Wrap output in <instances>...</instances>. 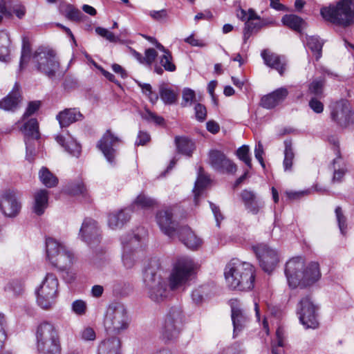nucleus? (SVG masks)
<instances>
[{
	"label": "nucleus",
	"instance_id": "1",
	"mask_svg": "<svg viewBox=\"0 0 354 354\" xmlns=\"http://www.w3.org/2000/svg\"><path fill=\"white\" fill-rule=\"evenodd\" d=\"M285 274L292 288L310 287L322 277L319 263L311 261L306 264L301 257H293L286 263Z\"/></svg>",
	"mask_w": 354,
	"mask_h": 354
},
{
	"label": "nucleus",
	"instance_id": "2",
	"mask_svg": "<svg viewBox=\"0 0 354 354\" xmlns=\"http://www.w3.org/2000/svg\"><path fill=\"white\" fill-rule=\"evenodd\" d=\"M224 274L232 289L247 291L254 287V269L250 263L233 259L226 265Z\"/></svg>",
	"mask_w": 354,
	"mask_h": 354
},
{
	"label": "nucleus",
	"instance_id": "3",
	"mask_svg": "<svg viewBox=\"0 0 354 354\" xmlns=\"http://www.w3.org/2000/svg\"><path fill=\"white\" fill-rule=\"evenodd\" d=\"M160 268L158 259H151L144 273V283L149 297L154 302H162L169 295L167 284L156 272Z\"/></svg>",
	"mask_w": 354,
	"mask_h": 354
},
{
	"label": "nucleus",
	"instance_id": "4",
	"mask_svg": "<svg viewBox=\"0 0 354 354\" xmlns=\"http://www.w3.org/2000/svg\"><path fill=\"white\" fill-rule=\"evenodd\" d=\"M320 14L325 20L334 24L350 26L354 24V2L353 0H340L335 6L321 8Z\"/></svg>",
	"mask_w": 354,
	"mask_h": 354
},
{
	"label": "nucleus",
	"instance_id": "5",
	"mask_svg": "<svg viewBox=\"0 0 354 354\" xmlns=\"http://www.w3.org/2000/svg\"><path fill=\"white\" fill-rule=\"evenodd\" d=\"M147 232L144 227H138L133 234H128L122 239L123 245L122 261L124 266L131 268L142 254V245Z\"/></svg>",
	"mask_w": 354,
	"mask_h": 354
},
{
	"label": "nucleus",
	"instance_id": "6",
	"mask_svg": "<svg viewBox=\"0 0 354 354\" xmlns=\"http://www.w3.org/2000/svg\"><path fill=\"white\" fill-rule=\"evenodd\" d=\"M37 349L41 354H61L57 330L51 323H41L37 331Z\"/></svg>",
	"mask_w": 354,
	"mask_h": 354
},
{
	"label": "nucleus",
	"instance_id": "7",
	"mask_svg": "<svg viewBox=\"0 0 354 354\" xmlns=\"http://www.w3.org/2000/svg\"><path fill=\"white\" fill-rule=\"evenodd\" d=\"M196 269V264L191 258L187 257L178 258L169 275L170 289L174 290L186 286Z\"/></svg>",
	"mask_w": 354,
	"mask_h": 354
},
{
	"label": "nucleus",
	"instance_id": "8",
	"mask_svg": "<svg viewBox=\"0 0 354 354\" xmlns=\"http://www.w3.org/2000/svg\"><path fill=\"white\" fill-rule=\"evenodd\" d=\"M32 62L39 72L50 78L53 77L59 68L55 52L45 47H39L35 51Z\"/></svg>",
	"mask_w": 354,
	"mask_h": 354
},
{
	"label": "nucleus",
	"instance_id": "9",
	"mask_svg": "<svg viewBox=\"0 0 354 354\" xmlns=\"http://www.w3.org/2000/svg\"><path fill=\"white\" fill-rule=\"evenodd\" d=\"M184 216L179 207H165L156 212V221L163 234L172 237L177 232L178 221Z\"/></svg>",
	"mask_w": 354,
	"mask_h": 354
},
{
	"label": "nucleus",
	"instance_id": "10",
	"mask_svg": "<svg viewBox=\"0 0 354 354\" xmlns=\"http://www.w3.org/2000/svg\"><path fill=\"white\" fill-rule=\"evenodd\" d=\"M129 318L124 306L120 304H112L107 308L104 325L106 331L119 333L128 328Z\"/></svg>",
	"mask_w": 354,
	"mask_h": 354
},
{
	"label": "nucleus",
	"instance_id": "11",
	"mask_svg": "<svg viewBox=\"0 0 354 354\" xmlns=\"http://www.w3.org/2000/svg\"><path fill=\"white\" fill-rule=\"evenodd\" d=\"M58 284V280L54 274L48 273L46 275L39 288L37 290V301L41 308L48 309L54 304L57 294Z\"/></svg>",
	"mask_w": 354,
	"mask_h": 354
},
{
	"label": "nucleus",
	"instance_id": "12",
	"mask_svg": "<svg viewBox=\"0 0 354 354\" xmlns=\"http://www.w3.org/2000/svg\"><path fill=\"white\" fill-rule=\"evenodd\" d=\"M297 314L301 324L306 328H316L318 327L317 307L313 304L309 296L300 299L297 307Z\"/></svg>",
	"mask_w": 354,
	"mask_h": 354
},
{
	"label": "nucleus",
	"instance_id": "13",
	"mask_svg": "<svg viewBox=\"0 0 354 354\" xmlns=\"http://www.w3.org/2000/svg\"><path fill=\"white\" fill-rule=\"evenodd\" d=\"M181 313L174 310L167 315L161 329V338L165 342L176 339L180 331Z\"/></svg>",
	"mask_w": 354,
	"mask_h": 354
},
{
	"label": "nucleus",
	"instance_id": "14",
	"mask_svg": "<svg viewBox=\"0 0 354 354\" xmlns=\"http://www.w3.org/2000/svg\"><path fill=\"white\" fill-rule=\"evenodd\" d=\"M252 248L262 269L267 272H272L279 262L277 252L263 243L258 244Z\"/></svg>",
	"mask_w": 354,
	"mask_h": 354
},
{
	"label": "nucleus",
	"instance_id": "15",
	"mask_svg": "<svg viewBox=\"0 0 354 354\" xmlns=\"http://www.w3.org/2000/svg\"><path fill=\"white\" fill-rule=\"evenodd\" d=\"M209 164L216 171L228 174H234L237 167L221 151L212 150L209 153Z\"/></svg>",
	"mask_w": 354,
	"mask_h": 354
},
{
	"label": "nucleus",
	"instance_id": "16",
	"mask_svg": "<svg viewBox=\"0 0 354 354\" xmlns=\"http://www.w3.org/2000/svg\"><path fill=\"white\" fill-rule=\"evenodd\" d=\"M353 115L352 107L346 100H340L332 106L331 118L341 127H346Z\"/></svg>",
	"mask_w": 354,
	"mask_h": 354
},
{
	"label": "nucleus",
	"instance_id": "17",
	"mask_svg": "<svg viewBox=\"0 0 354 354\" xmlns=\"http://www.w3.org/2000/svg\"><path fill=\"white\" fill-rule=\"evenodd\" d=\"M79 235L82 239L91 246H95L100 241V230L97 221L91 218H86L80 230Z\"/></svg>",
	"mask_w": 354,
	"mask_h": 354
},
{
	"label": "nucleus",
	"instance_id": "18",
	"mask_svg": "<svg viewBox=\"0 0 354 354\" xmlns=\"http://www.w3.org/2000/svg\"><path fill=\"white\" fill-rule=\"evenodd\" d=\"M121 142L120 138L113 133L111 130H107L97 143V147L103 153L104 156L110 163L113 162L116 154L115 147Z\"/></svg>",
	"mask_w": 354,
	"mask_h": 354
},
{
	"label": "nucleus",
	"instance_id": "19",
	"mask_svg": "<svg viewBox=\"0 0 354 354\" xmlns=\"http://www.w3.org/2000/svg\"><path fill=\"white\" fill-rule=\"evenodd\" d=\"M133 212L132 207H128L109 213L108 216L109 227L112 230L122 228L130 221Z\"/></svg>",
	"mask_w": 354,
	"mask_h": 354
},
{
	"label": "nucleus",
	"instance_id": "20",
	"mask_svg": "<svg viewBox=\"0 0 354 354\" xmlns=\"http://www.w3.org/2000/svg\"><path fill=\"white\" fill-rule=\"evenodd\" d=\"M261 55L264 61V64L278 71V73L283 75L286 68V59L268 49L262 50Z\"/></svg>",
	"mask_w": 354,
	"mask_h": 354
},
{
	"label": "nucleus",
	"instance_id": "21",
	"mask_svg": "<svg viewBox=\"0 0 354 354\" xmlns=\"http://www.w3.org/2000/svg\"><path fill=\"white\" fill-rule=\"evenodd\" d=\"M21 102L19 85L16 83L9 94L0 100V109L7 111H15L19 108Z\"/></svg>",
	"mask_w": 354,
	"mask_h": 354
},
{
	"label": "nucleus",
	"instance_id": "22",
	"mask_svg": "<svg viewBox=\"0 0 354 354\" xmlns=\"http://www.w3.org/2000/svg\"><path fill=\"white\" fill-rule=\"evenodd\" d=\"M232 320L234 326V337H236L238 333L241 331L247 325L248 317L243 311L238 306L236 300L231 301Z\"/></svg>",
	"mask_w": 354,
	"mask_h": 354
},
{
	"label": "nucleus",
	"instance_id": "23",
	"mask_svg": "<svg viewBox=\"0 0 354 354\" xmlns=\"http://www.w3.org/2000/svg\"><path fill=\"white\" fill-rule=\"evenodd\" d=\"M178 234L180 241L188 248L194 250L201 247L202 239L189 227L183 226L180 228Z\"/></svg>",
	"mask_w": 354,
	"mask_h": 354
},
{
	"label": "nucleus",
	"instance_id": "24",
	"mask_svg": "<svg viewBox=\"0 0 354 354\" xmlns=\"http://www.w3.org/2000/svg\"><path fill=\"white\" fill-rule=\"evenodd\" d=\"M288 94L287 88H279L268 95H264L261 100V104L266 109H272L282 102Z\"/></svg>",
	"mask_w": 354,
	"mask_h": 354
},
{
	"label": "nucleus",
	"instance_id": "25",
	"mask_svg": "<svg viewBox=\"0 0 354 354\" xmlns=\"http://www.w3.org/2000/svg\"><path fill=\"white\" fill-rule=\"evenodd\" d=\"M83 115L75 108L65 109L60 111L56 116L62 128L67 127L71 124L83 119Z\"/></svg>",
	"mask_w": 354,
	"mask_h": 354
},
{
	"label": "nucleus",
	"instance_id": "26",
	"mask_svg": "<svg viewBox=\"0 0 354 354\" xmlns=\"http://www.w3.org/2000/svg\"><path fill=\"white\" fill-rule=\"evenodd\" d=\"M121 342L119 338L113 337L102 342L98 347V354H120Z\"/></svg>",
	"mask_w": 354,
	"mask_h": 354
},
{
	"label": "nucleus",
	"instance_id": "27",
	"mask_svg": "<svg viewBox=\"0 0 354 354\" xmlns=\"http://www.w3.org/2000/svg\"><path fill=\"white\" fill-rule=\"evenodd\" d=\"M211 179L209 176L205 172L203 168L200 167L198 171L197 179L195 182L193 192L196 198L202 196L204 189L209 185Z\"/></svg>",
	"mask_w": 354,
	"mask_h": 354
},
{
	"label": "nucleus",
	"instance_id": "28",
	"mask_svg": "<svg viewBox=\"0 0 354 354\" xmlns=\"http://www.w3.org/2000/svg\"><path fill=\"white\" fill-rule=\"evenodd\" d=\"M21 208L18 201H0V209L8 217L16 216Z\"/></svg>",
	"mask_w": 354,
	"mask_h": 354
},
{
	"label": "nucleus",
	"instance_id": "29",
	"mask_svg": "<svg viewBox=\"0 0 354 354\" xmlns=\"http://www.w3.org/2000/svg\"><path fill=\"white\" fill-rule=\"evenodd\" d=\"M160 99L165 104H175L178 100V94L176 91L169 88L166 84L162 83L158 87Z\"/></svg>",
	"mask_w": 354,
	"mask_h": 354
},
{
	"label": "nucleus",
	"instance_id": "30",
	"mask_svg": "<svg viewBox=\"0 0 354 354\" xmlns=\"http://www.w3.org/2000/svg\"><path fill=\"white\" fill-rule=\"evenodd\" d=\"M72 253L65 248L56 256L50 263L55 267L64 270L72 263Z\"/></svg>",
	"mask_w": 354,
	"mask_h": 354
},
{
	"label": "nucleus",
	"instance_id": "31",
	"mask_svg": "<svg viewBox=\"0 0 354 354\" xmlns=\"http://www.w3.org/2000/svg\"><path fill=\"white\" fill-rule=\"evenodd\" d=\"M64 249H65V246L57 242L55 239L53 238H47L46 239V258L50 263Z\"/></svg>",
	"mask_w": 354,
	"mask_h": 354
},
{
	"label": "nucleus",
	"instance_id": "32",
	"mask_svg": "<svg viewBox=\"0 0 354 354\" xmlns=\"http://www.w3.org/2000/svg\"><path fill=\"white\" fill-rule=\"evenodd\" d=\"M281 21L283 25L298 32H300L306 25L303 19L295 15H284L282 17Z\"/></svg>",
	"mask_w": 354,
	"mask_h": 354
},
{
	"label": "nucleus",
	"instance_id": "33",
	"mask_svg": "<svg viewBox=\"0 0 354 354\" xmlns=\"http://www.w3.org/2000/svg\"><path fill=\"white\" fill-rule=\"evenodd\" d=\"M40 181L47 187H54L58 184L57 177L47 167H43L39 171Z\"/></svg>",
	"mask_w": 354,
	"mask_h": 354
},
{
	"label": "nucleus",
	"instance_id": "34",
	"mask_svg": "<svg viewBox=\"0 0 354 354\" xmlns=\"http://www.w3.org/2000/svg\"><path fill=\"white\" fill-rule=\"evenodd\" d=\"M21 131L26 137L32 139H38L39 138V124L35 118H31L26 122L21 128Z\"/></svg>",
	"mask_w": 354,
	"mask_h": 354
},
{
	"label": "nucleus",
	"instance_id": "35",
	"mask_svg": "<svg viewBox=\"0 0 354 354\" xmlns=\"http://www.w3.org/2000/svg\"><path fill=\"white\" fill-rule=\"evenodd\" d=\"M175 142L180 153L191 156L194 149V145L190 140L185 137H176Z\"/></svg>",
	"mask_w": 354,
	"mask_h": 354
},
{
	"label": "nucleus",
	"instance_id": "36",
	"mask_svg": "<svg viewBox=\"0 0 354 354\" xmlns=\"http://www.w3.org/2000/svg\"><path fill=\"white\" fill-rule=\"evenodd\" d=\"M285 151H284V160L283 165L286 171H291L293 160L295 158V153L292 147V143L290 141H285Z\"/></svg>",
	"mask_w": 354,
	"mask_h": 354
},
{
	"label": "nucleus",
	"instance_id": "37",
	"mask_svg": "<svg viewBox=\"0 0 354 354\" xmlns=\"http://www.w3.org/2000/svg\"><path fill=\"white\" fill-rule=\"evenodd\" d=\"M306 45L316 55V60H318L322 56L323 42L317 37L310 36L306 39Z\"/></svg>",
	"mask_w": 354,
	"mask_h": 354
},
{
	"label": "nucleus",
	"instance_id": "38",
	"mask_svg": "<svg viewBox=\"0 0 354 354\" xmlns=\"http://www.w3.org/2000/svg\"><path fill=\"white\" fill-rule=\"evenodd\" d=\"M10 43L8 34L3 31L0 32V60L6 61V57L9 55Z\"/></svg>",
	"mask_w": 354,
	"mask_h": 354
},
{
	"label": "nucleus",
	"instance_id": "39",
	"mask_svg": "<svg viewBox=\"0 0 354 354\" xmlns=\"http://www.w3.org/2000/svg\"><path fill=\"white\" fill-rule=\"evenodd\" d=\"M239 160L243 161L250 169L252 168V159L250 156V147L248 145H243L236 152Z\"/></svg>",
	"mask_w": 354,
	"mask_h": 354
},
{
	"label": "nucleus",
	"instance_id": "40",
	"mask_svg": "<svg viewBox=\"0 0 354 354\" xmlns=\"http://www.w3.org/2000/svg\"><path fill=\"white\" fill-rule=\"evenodd\" d=\"M265 24H267V23L261 24V22H254L253 20L247 21L245 24L243 31L244 42H246L254 30L260 29Z\"/></svg>",
	"mask_w": 354,
	"mask_h": 354
},
{
	"label": "nucleus",
	"instance_id": "41",
	"mask_svg": "<svg viewBox=\"0 0 354 354\" xmlns=\"http://www.w3.org/2000/svg\"><path fill=\"white\" fill-rule=\"evenodd\" d=\"M64 12L65 16L72 21H80L84 17V15L79 9L71 4L66 6Z\"/></svg>",
	"mask_w": 354,
	"mask_h": 354
},
{
	"label": "nucleus",
	"instance_id": "42",
	"mask_svg": "<svg viewBox=\"0 0 354 354\" xmlns=\"http://www.w3.org/2000/svg\"><path fill=\"white\" fill-rule=\"evenodd\" d=\"M160 63L165 70L167 71L174 72L176 69L170 52H166L165 54L160 57Z\"/></svg>",
	"mask_w": 354,
	"mask_h": 354
},
{
	"label": "nucleus",
	"instance_id": "43",
	"mask_svg": "<svg viewBox=\"0 0 354 354\" xmlns=\"http://www.w3.org/2000/svg\"><path fill=\"white\" fill-rule=\"evenodd\" d=\"M30 51L31 46L30 44L28 39H24L22 44V49H21V55L19 66L21 68L24 64L27 63L28 60L30 59Z\"/></svg>",
	"mask_w": 354,
	"mask_h": 354
},
{
	"label": "nucleus",
	"instance_id": "44",
	"mask_svg": "<svg viewBox=\"0 0 354 354\" xmlns=\"http://www.w3.org/2000/svg\"><path fill=\"white\" fill-rule=\"evenodd\" d=\"M324 84V78L315 80L310 84L308 91L310 93L315 95L321 96L323 93Z\"/></svg>",
	"mask_w": 354,
	"mask_h": 354
},
{
	"label": "nucleus",
	"instance_id": "45",
	"mask_svg": "<svg viewBox=\"0 0 354 354\" xmlns=\"http://www.w3.org/2000/svg\"><path fill=\"white\" fill-rule=\"evenodd\" d=\"M276 336L277 340V346H272V354H283V351L279 348L285 346V333L283 328H278L276 331Z\"/></svg>",
	"mask_w": 354,
	"mask_h": 354
},
{
	"label": "nucleus",
	"instance_id": "46",
	"mask_svg": "<svg viewBox=\"0 0 354 354\" xmlns=\"http://www.w3.org/2000/svg\"><path fill=\"white\" fill-rule=\"evenodd\" d=\"M95 32L111 42H117L120 40L118 37H116L113 32L104 28L97 27L95 28Z\"/></svg>",
	"mask_w": 354,
	"mask_h": 354
},
{
	"label": "nucleus",
	"instance_id": "47",
	"mask_svg": "<svg viewBox=\"0 0 354 354\" xmlns=\"http://www.w3.org/2000/svg\"><path fill=\"white\" fill-rule=\"evenodd\" d=\"M64 148L67 152L73 156L78 157L81 153V146L73 140L66 142Z\"/></svg>",
	"mask_w": 354,
	"mask_h": 354
},
{
	"label": "nucleus",
	"instance_id": "48",
	"mask_svg": "<svg viewBox=\"0 0 354 354\" xmlns=\"http://www.w3.org/2000/svg\"><path fill=\"white\" fill-rule=\"evenodd\" d=\"M87 309L86 304L81 299L75 300L72 304L73 311L78 315H83L86 313Z\"/></svg>",
	"mask_w": 354,
	"mask_h": 354
},
{
	"label": "nucleus",
	"instance_id": "49",
	"mask_svg": "<svg viewBox=\"0 0 354 354\" xmlns=\"http://www.w3.org/2000/svg\"><path fill=\"white\" fill-rule=\"evenodd\" d=\"M154 206V201H134L131 207L136 209H149Z\"/></svg>",
	"mask_w": 354,
	"mask_h": 354
},
{
	"label": "nucleus",
	"instance_id": "50",
	"mask_svg": "<svg viewBox=\"0 0 354 354\" xmlns=\"http://www.w3.org/2000/svg\"><path fill=\"white\" fill-rule=\"evenodd\" d=\"M195 92L190 88H185L183 91V106H187L188 104H191L195 100Z\"/></svg>",
	"mask_w": 354,
	"mask_h": 354
},
{
	"label": "nucleus",
	"instance_id": "51",
	"mask_svg": "<svg viewBox=\"0 0 354 354\" xmlns=\"http://www.w3.org/2000/svg\"><path fill=\"white\" fill-rule=\"evenodd\" d=\"M194 110L196 120L199 122H203L207 117V110L205 106L198 103L195 105Z\"/></svg>",
	"mask_w": 354,
	"mask_h": 354
},
{
	"label": "nucleus",
	"instance_id": "52",
	"mask_svg": "<svg viewBox=\"0 0 354 354\" xmlns=\"http://www.w3.org/2000/svg\"><path fill=\"white\" fill-rule=\"evenodd\" d=\"M311 192V189H304L302 191L293 192V191H286V196L289 199H295L299 198H304L309 196V194Z\"/></svg>",
	"mask_w": 354,
	"mask_h": 354
},
{
	"label": "nucleus",
	"instance_id": "53",
	"mask_svg": "<svg viewBox=\"0 0 354 354\" xmlns=\"http://www.w3.org/2000/svg\"><path fill=\"white\" fill-rule=\"evenodd\" d=\"M142 118L148 121L153 122L157 124H162L164 122L163 118L156 115L149 110H147L145 113L142 114Z\"/></svg>",
	"mask_w": 354,
	"mask_h": 354
},
{
	"label": "nucleus",
	"instance_id": "54",
	"mask_svg": "<svg viewBox=\"0 0 354 354\" xmlns=\"http://www.w3.org/2000/svg\"><path fill=\"white\" fill-rule=\"evenodd\" d=\"M40 107V102L39 101H33L29 102L28 107L26 110V112L24 113L23 115V120H24L26 118H28L31 115L34 114Z\"/></svg>",
	"mask_w": 354,
	"mask_h": 354
},
{
	"label": "nucleus",
	"instance_id": "55",
	"mask_svg": "<svg viewBox=\"0 0 354 354\" xmlns=\"http://www.w3.org/2000/svg\"><path fill=\"white\" fill-rule=\"evenodd\" d=\"M335 214L337 220L338 222L339 227L342 233H344V230L346 229V218L342 214V211L340 207H337L335 209Z\"/></svg>",
	"mask_w": 354,
	"mask_h": 354
},
{
	"label": "nucleus",
	"instance_id": "56",
	"mask_svg": "<svg viewBox=\"0 0 354 354\" xmlns=\"http://www.w3.org/2000/svg\"><path fill=\"white\" fill-rule=\"evenodd\" d=\"M47 207L48 201H35L32 206L33 212L37 215H41Z\"/></svg>",
	"mask_w": 354,
	"mask_h": 354
},
{
	"label": "nucleus",
	"instance_id": "57",
	"mask_svg": "<svg viewBox=\"0 0 354 354\" xmlns=\"http://www.w3.org/2000/svg\"><path fill=\"white\" fill-rule=\"evenodd\" d=\"M71 192L74 196H78L80 194H82L83 197L86 196V195L85 194L86 189L85 187V185L82 183H77L76 184L73 185L71 187Z\"/></svg>",
	"mask_w": 354,
	"mask_h": 354
},
{
	"label": "nucleus",
	"instance_id": "58",
	"mask_svg": "<svg viewBox=\"0 0 354 354\" xmlns=\"http://www.w3.org/2000/svg\"><path fill=\"white\" fill-rule=\"evenodd\" d=\"M263 147L262 144L259 142L258 145H256L255 149H254V156L255 158L258 160L262 167H265V163L263 158Z\"/></svg>",
	"mask_w": 354,
	"mask_h": 354
},
{
	"label": "nucleus",
	"instance_id": "59",
	"mask_svg": "<svg viewBox=\"0 0 354 354\" xmlns=\"http://www.w3.org/2000/svg\"><path fill=\"white\" fill-rule=\"evenodd\" d=\"M309 106L317 113H320L324 110V104L322 102L315 97L309 101Z\"/></svg>",
	"mask_w": 354,
	"mask_h": 354
},
{
	"label": "nucleus",
	"instance_id": "60",
	"mask_svg": "<svg viewBox=\"0 0 354 354\" xmlns=\"http://www.w3.org/2000/svg\"><path fill=\"white\" fill-rule=\"evenodd\" d=\"M158 54L155 49L148 48L145 50V62L148 65H151L157 57Z\"/></svg>",
	"mask_w": 354,
	"mask_h": 354
},
{
	"label": "nucleus",
	"instance_id": "61",
	"mask_svg": "<svg viewBox=\"0 0 354 354\" xmlns=\"http://www.w3.org/2000/svg\"><path fill=\"white\" fill-rule=\"evenodd\" d=\"M210 207L212 210V212L214 215L216 221V225L218 227H220V223L223 219V216H222L220 209L218 207H217L216 205H214L213 203H209Z\"/></svg>",
	"mask_w": 354,
	"mask_h": 354
},
{
	"label": "nucleus",
	"instance_id": "62",
	"mask_svg": "<svg viewBox=\"0 0 354 354\" xmlns=\"http://www.w3.org/2000/svg\"><path fill=\"white\" fill-rule=\"evenodd\" d=\"M245 207L249 211L253 214H256L259 211V205L257 201H244Z\"/></svg>",
	"mask_w": 354,
	"mask_h": 354
},
{
	"label": "nucleus",
	"instance_id": "63",
	"mask_svg": "<svg viewBox=\"0 0 354 354\" xmlns=\"http://www.w3.org/2000/svg\"><path fill=\"white\" fill-rule=\"evenodd\" d=\"M150 140L149 135L143 131H140L138 135V138L136 142V145H145L147 142H148Z\"/></svg>",
	"mask_w": 354,
	"mask_h": 354
},
{
	"label": "nucleus",
	"instance_id": "64",
	"mask_svg": "<svg viewBox=\"0 0 354 354\" xmlns=\"http://www.w3.org/2000/svg\"><path fill=\"white\" fill-rule=\"evenodd\" d=\"M82 337L84 340H94L95 339V333L93 328L90 327L86 328L82 332Z\"/></svg>",
	"mask_w": 354,
	"mask_h": 354
}]
</instances>
